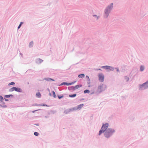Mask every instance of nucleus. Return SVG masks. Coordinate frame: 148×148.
Wrapping results in <instances>:
<instances>
[{
	"label": "nucleus",
	"instance_id": "nucleus-1",
	"mask_svg": "<svg viewBox=\"0 0 148 148\" xmlns=\"http://www.w3.org/2000/svg\"><path fill=\"white\" fill-rule=\"evenodd\" d=\"M108 123H103L101 128L99 131L98 135L100 136L104 133V135L106 138H109L111 135V128H108Z\"/></svg>",
	"mask_w": 148,
	"mask_h": 148
},
{
	"label": "nucleus",
	"instance_id": "nucleus-2",
	"mask_svg": "<svg viewBox=\"0 0 148 148\" xmlns=\"http://www.w3.org/2000/svg\"><path fill=\"white\" fill-rule=\"evenodd\" d=\"M111 10V4H110L105 10L103 14V17L104 18H107L108 17Z\"/></svg>",
	"mask_w": 148,
	"mask_h": 148
},
{
	"label": "nucleus",
	"instance_id": "nucleus-3",
	"mask_svg": "<svg viewBox=\"0 0 148 148\" xmlns=\"http://www.w3.org/2000/svg\"><path fill=\"white\" fill-rule=\"evenodd\" d=\"M104 86H105V85H103V84L100 85L98 86L97 90V92H98V94L100 93L101 92L105 90V89L103 88Z\"/></svg>",
	"mask_w": 148,
	"mask_h": 148
},
{
	"label": "nucleus",
	"instance_id": "nucleus-4",
	"mask_svg": "<svg viewBox=\"0 0 148 148\" xmlns=\"http://www.w3.org/2000/svg\"><path fill=\"white\" fill-rule=\"evenodd\" d=\"M99 81L100 82H103L104 81V77L102 73H99L98 75Z\"/></svg>",
	"mask_w": 148,
	"mask_h": 148
},
{
	"label": "nucleus",
	"instance_id": "nucleus-5",
	"mask_svg": "<svg viewBox=\"0 0 148 148\" xmlns=\"http://www.w3.org/2000/svg\"><path fill=\"white\" fill-rule=\"evenodd\" d=\"M148 88V81L144 83L140 86V88L142 89H146Z\"/></svg>",
	"mask_w": 148,
	"mask_h": 148
},
{
	"label": "nucleus",
	"instance_id": "nucleus-6",
	"mask_svg": "<svg viewBox=\"0 0 148 148\" xmlns=\"http://www.w3.org/2000/svg\"><path fill=\"white\" fill-rule=\"evenodd\" d=\"M101 68H103L107 70H108L111 71V66L107 65L103 66L101 67Z\"/></svg>",
	"mask_w": 148,
	"mask_h": 148
},
{
	"label": "nucleus",
	"instance_id": "nucleus-7",
	"mask_svg": "<svg viewBox=\"0 0 148 148\" xmlns=\"http://www.w3.org/2000/svg\"><path fill=\"white\" fill-rule=\"evenodd\" d=\"M84 104L83 103L77 106V107H76V110H80L81 108L84 106Z\"/></svg>",
	"mask_w": 148,
	"mask_h": 148
},
{
	"label": "nucleus",
	"instance_id": "nucleus-8",
	"mask_svg": "<svg viewBox=\"0 0 148 148\" xmlns=\"http://www.w3.org/2000/svg\"><path fill=\"white\" fill-rule=\"evenodd\" d=\"M62 85H66L67 86H69L70 85L69 82L68 83L66 82H64L62 83L61 84H60L59 86H61Z\"/></svg>",
	"mask_w": 148,
	"mask_h": 148
},
{
	"label": "nucleus",
	"instance_id": "nucleus-9",
	"mask_svg": "<svg viewBox=\"0 0 148 148\" xmlns=\"http://www.w3.org/2000/svg\"><path fill=\"white\" fill-rule=\"evenodd\" d=\"M14 97V96L12 94H10V95H5L4 96V98H9L10 97Z\"/></svg>",
	"mask_w": 148,
	"mask_h": 148
},
{
	"label": "nucleus",
	"instance_id": "nucleus-10",
	"mask_svg": "<svg viewBox=\"0 0 148 148\" xmlns=\"http://www.w3.org/2000/svg\"><path fill=\"white\" fill-rule=\"evenodd\" d=\"M16 91L19 92H22L23 90L22 89L19 87H16Z\"/></svg>",
	"mask_w": 148,
	"mask_h": 148
},
{
	"label": "nucleus",
	"instance_id": "nucleus-11",
	"mask_svg": "<svg viewBox=\"0 0 148 148\" xmlns=\"http://www.w3.org/2000/svg\"><path fill=\"white\" fill-rule=\"evenodd\" d=\"M70 112H74L76 110V107L71 108L69 109Z\"/></svg>",
	"mask_w": 148,
	"mask_h": 148
},
{
	"label": "nucleus",
	"instance_id": "nucleus-12",
	"mask_svg": "<svg viewBox=\"0 0 148 148\" xmlns=\"http://www.w3.org/2000/svg\"><path fill=\"white\" fill-rule=\"evenodd\" d=\"M43 60L40 58H38L36 60V63H38L39 64L41 63V62H43Z\"/></svg>",
	"mask_w": 148,
	"mask_h": 148
},
{
	"label": "nucleus",
	"instance_id": "nucleus-13",
	"mask_svg": "<svg viewBox=\"0 0 148 148\" xmlns=\"http://www.w3.org/2000/svg\"><path fill=\"white\" fill-rule=\"evenodd\" d=\"M16 87H13L12 88H10L9 89V92H12L14 91H16Z\"/></svg>",
	"mask_w": 148,
	"mask_h": 148
},
{
	"label": "nucleus",
	"instance_id": "nucleus-14",
	"mask_svg": "<svg viewBox=\"0 0 148 148\" xmlns=\"http://www.w3.org/2000/svg\"><path fill=\"white\" fill-rule=\"evenodd\" d=\"M44 79H45L46 81L48 82H50L51 81H54V80L53 79L50 78H45Z\"/></svg>",
	"mask_w": 148,
	"mask_h": 148
},
{
	"label": "nucleus",
	"instance_id": "nucleus-15",
	"mask_svg": "<svg viewBox=\"0 0 148 148\" xmlns=\"http://www.w3.org/2000/svg\"><path fill=\"white\" fill-rule=\"evenodd\" d=\"M85 77V74L84 73H82L79 75L78 77L79 78H84Z\"/></svg>",
	"mask_w": 148,
	"mask_h": 148
},
{
	"label": "nucleus",
	"instance_id": "nucleus-16",
	"mask_svg": "<svg viewBox=\"0 0 148 148\" xmlns=\"http://www.w3.org/2000/svg\"><path fill=\"white\" fill-rule=\"evenodd\" d=\"M34 45V42L33 41H32L30 42L29 43V48H32L33 47Z\"/></svg>",
	"mask_w": 148,
	"mask_h": 148
},
{
	"label": "nucleus",
	"instance_id": "nucleus-17",
	"mask_svg": "<svg viewBox=\"0 0 148 148\" xmlns=\"http://www.w3.org/2000/svg\"><path fill=\"white\" fill-rule=\"evenodd\" d=\"M69 113L70 112L69 111V109H67L65 110L64 112V113L65 114H69Z\"/></svg>",
	"mask_w": 148,
	"mask_h": 148
},
{
	"label": "nucleus",
	"instance_id": "nucleus-18",
	"mask_svg": "<svg viewBox=\"0 0 148 148\" xmlns=\"http://www.w3.org/2000/svg\"><path fill=\"white\" fill-rule=\"evenodd\" d=\"M77 95V94L76 93L73 94H71L69 95V97L71 98H74Z\"/></svg>",
	"mask_w": 148,
	"mask_h": 148
},
{
	"label": "nucleus",
	"instance_id": "nucleus-19",
	"mask_svg": "<svg viewBox=\"0 0 148 148\" xmlns=\"http://www.w3.org/2000/svg\"><path fill=\"white\" fill-rule=\"evenodd\" d=\"M36 96L38 98H40L41 96V95L40 93L38 92L36 93Z\"/></svg>",
	"mask_w": 148,
	"mask_h": 148
},
{
	"label": "nucleus",
	"instance_id": "nucleus-20",
	"mask_svg": "<svg viewBox=\"0 0 148 148\" xmlns=\"http://www.w3.org/2000/svg\"><path fill=\"white\" fill-rule=\"evenodd\" d=\"M90 92V90L88 89H86L84 91V94H89Z\"/></svg>",
	"mask_w": 148,
	"mask_h": 148
},
{
	"label": "nucleus",
	"instance_id": "nucleus-21",
	"mask_svg": "<svg viewBox=\"0 0 148 148\" xmlns=\"http://www.w3.org/2000/svg\"><path fill=\"white\" fill-rule=\"evenodd\" d=\"M24 23L23 22H21L20 23V24H19V25L18 26V28H17V29L18 30L21 27V26L22 25H23V24Z\"/></svg>",
	"mask_w": 148,
	"mask_h": 148
},
{
	"label": "nucleus",
	"instance_id": "nucleus-22",
	"mask_svg": "<svg viewBox=\"0 0 148 148\" xmlns=\"http://www.w3.org/2000/svg\"><path fill=\"white\" fill-rule=\"evenodd\" d=\"M57 96L59 99H61L62 98H63L64 97V96L62 95H57Z\"/></svg>",
	"mask_w": 148,
	"mask_h": 148
},
{
	"label": "nucleus",
	"instance_id": "nucleus-23",
	"mask_svg": "<svg viewBox=\"0 0 148 148\" xmlns=\"http://www.w3.org/2000/svg\"><path fill=\"white\" fill-rule=\"evenodd\" d=\"M68 89L69 90H73L74 91L73 86H69L68 88Z\"/></svg>",
	"mask_w": 148,
	"mask_h": 148
},
{
	"label": "nucleus",
	"instance_id": "nucleus-24",
	"mask_svg": "<svg viewBox=\"0 0 148 148\" xmlns=\"http://www.w3.org/2000/svg\"><path fill=\"white\" fill-rule=\"evenodd\" d=\"M0 107L3 108H5L7 107V106L5 105H2V104H0Z\"/></svg>",
	"mask_w": 148,
	"mask_h": 148
},
{
	"label": "nucleus",
	"instance_id": "nucleus-25",
	"mask_svg": "<svg viewBox=\"0 0 148 148\" xmlns=\"http://www.w3.org/2000/svg\"><path fill=\"white\" fill-rule=\"evenodd\" d=\"M75 86L76 87V88L77 89L78 88L82 87V84H78V85H75Z\"/></svg>",
	"mask_w": 148,
	"mask_h": 148
},
{
	"label": "nucleus",
	"instance_id": "nucleus-26",
	"mask_svg": "<svg viewBox=\"0 0 148 148\" xmlns=\"http://www.w3.org/2000/svg\"><path fill=\"white\" fill-rule=\"evenodd\" d=\"M40 106H47V107H49V106H48L46 104H45V103H42L40 104Z\"/></svg>",
	"mask_w": 148,
	"mask_h": 148
},
{
	"label": "nucleus",
	"instance_id": "nucleus-27",
	"mask_svg": "<svg viewBox=\"0 0 148 148\" xmlns=\"http://www.w3.org/2000/svg\"><path fill=\"white\" fill-rule=\"evenodd\" d=\"M52 93L53 94V97L54 98H56V95L55 94V92L54 91H52Z\"/></svg>",
	"mask_w": 148,
	"mask_h": 148
},
{
	"label": "nucleus",
	"instance_id": "nucleus-28",
	"mask_svg": "<svg viewBox=\"0 0 148 148\" xmlns=\"http://www.w3.org/2000/svg\"><path fill=\"white\" fill-rule=\"evenodd\" d=\"M4 100V98L2 96L0 95V102H3V101Z\"/></svg>",
	"mask_w": 148,
	"mask_h": 148
},
{
	"label": "nucleus",
	"instance_id": "nucleus-29",
	"mask_svg": "<svg viewBox=\"0 0 148 148\" xmlns=\"http://www.w3.org/2000/svg\"><path fill=\"white\" fill-rule=\"evenodd\" d=\"M88 82H87V84L88 85V87H90L91 86L90 85V80H87Z\"/></svg>",
	"mask_w": 148,
	"mask_h": 148
},
{
	"label": "nucleus",
	"instance_id": "nucleus-30",
	"mask_svg": "<svg viewBox=\"0 0 148 148\" xmlns=\"http://www.w3.org/2000/svg\"><path fill=\"white\" fill-rule=\"evenodd\" d=\"M92 16L95 18H97V20L99 19V16H97V15L95 14H93Z\"/></svg>",
	"mask_w": 148,
	"mask_h": 148
},
{
	"label": "nucleus",
	"instance_id": "nucleus-31",
	"mask_svg": "<svg viewBox=\"0 0 148 148\" xmlns=\"http://www.w3.org/2000/svg\"><path fill=\"white\" fill-rule=\"evenodd\" d=\"M15 84V83L14 82H11L10 83H9L8 84V85L10 86L11 85H14Z\"/></svg>",
	"mask_w": 148,
	"mask_h": 148
},
{
	"label": "nucleus",
	"instance_id": "nucleus-32",
	"mask_svg": "<svg viewBox=\"0 0 148 148\" xmlns=\"http://www.w3.org/2000/svg\"><path fill=\"white\" fill-rule=\"evenodd\" d=\"M34 134L36 136H38L39 135V133L37 132H34Z\"/></svg>",
	"mask_w": 148,
	"mask_h": 148
},
{
	"label": "nucleus",
	"instance_id": "nucleus-33",
	"mask_svg": "<svg viewBox=\"0 0 148 148\" xmlns=\"http://www.w3.org/2000/svg\"><path fill=\"white\" fill-rule=\"evenodd\" d=\"M51 114H54L56 112V110H50Z\"/></svg>",
	"mask_w": 148,
	"mask_h": 148
},
{
	"label": "nucleus",
	"instance_id": "nucleus-34",
	"mask_svg": "<svg viewBox=\"0 0 148 148\" xmlns=\"http://www.w3.org/2000/svg\"><path fill=\"white\" fill-rule=\"evenodd\" d=\"M76 82V81H73L71 82H69L70 85H73Z\"/></svg>",
	"mask_w": 148,
	"mask_h": 148
},
{
	"label": "nucleus",
	"instance_id": "nucleus-35",
	"mask_svg": "<svg viewBox=\"0 0 148 148\" xmlns=\"http://www.w3.org/2000/svg\"><path fill=\"white\" fill-rule=\"evenodd\" d=\"M39 105H40V104H37L36 103L34 104H33L31 106H40Z\"/></svg>",
	"mask_w": 148,
	"mask_h": 148
},
{
	"label": "nucleus",
	"instance_id": "nucleus-36",
	"mask_svg": "<svg viewBox=\"0 0 148 148\" xmlns=\"http://www.w3.org/2000/svg\"><path fill=\"white\" fill-rule=\"evenodd\" d=\"M144 66H141V67H140V71H143L144 70Z\"/></svg>",
	"mask_w": 148,
	"mask_h": 148
},
{
	"label": "nucleus",
	"instance_id": "nucleus-37",
	"mask_svg": "<svg viewBox=\"0 0 148 148\" xmlns=\"http://www.w3.org/2000/svg\"><path fill=\"white\" fill-rule=\"evenodd\" d=\"M86 78L87 79V80L90 79L88 75H86Z\"/></svg>",
	"mask_w": 148,
	"mask_h": 148
},
{
	"label": "nucleus",
	"instance_id": "nucleus-38",
	"mask_svg": "<svg viewBox=\"0 0 148 148\" xmlns=\"http://www.w3.org/2000/svg\"><path fill=\"white\" fill-rule=\"evenodd\" d=\"M125 79L126 81H127L129 80V78L128 77L126 76L125 77Z\"/></svg>",
	"mask_w": 148,
	"mask_h": 148
},
{
	"label": "nucleus",
	"instance_id": "nucleus-39",
	"mask_svg": "<svg viewBox=\"0 0 148 148\" xmlns=\"http://www.w3.org/2000/svg\"><path fill=\"white\" fill-rule=\"evenodd\" d=\"M40 110V109H38V110H33L32 111V113H35V112L37 111H38V110Z\"/></svg>",
	"mask_w": 148,
	"mask_h": 148
},
{
	"label": "nucleus",
	"instance_id": "nucleus-40",
	"mask_svg": "<svg viewBox=\"0 0 148 148\" xmlns=\"http://www.w3.org/2000/svg\"><path fill=\"white\" fill-rule=\"evenodd\" d=\"M7 98H4V99L5 101H9V99H7Z\"/></svg>",
	"mask_w": 148,
	"mask_h": 148
},
{
	"label": "nucleus",
	"instance_id": "nucleus-41",
	"mask_svg": "<svg viewBox=\"0 0 148 148\" xmlns=\"http://www.w3.org/2000/svg\"><path fill=\"white\" fill-rule=\"evenodd\" d=\"M73 88H74V90H75L77 89L75 86H73Z\"/></svg>",
	"mask_w": 148,
	"mask_h": 148
},
{
	"label": "nucleus",
	"instance_id": "nucleus-42",
	"mask_svg": "<svg viewBox=\"0 0 148 148\" xmlns=\"http://www.w3.org/2000/svg\"><path fill=\"white\" fill-rule=\"evenodd\" d=\"M94 93H95V92L94 91H93V92H91V93H90V95H92L94 94Z\"/></svg>",
	"mask_w": 148,
	"mask_h": 148
},
{
	"label": "nucleus",
	"instance_id": "nucleus-43",
	"mask_svg": "<svg viewBox=\"0 0 148 148\" xmlns=\"http://www.w3.org/2000/svg\"><path fill=\"white\" fill-rule=\"evenodd\" d=\"M47 114L49 115H50L51 114V112L50 111H49L48 112Z\"/></svg>",
	"mask_w": 148,
	"mask_h": 148
},
{
	"label": "nucleus",
	"instance_id": "nucleus-44",
	"mask_svg": "<svg viewBox=\"0 0 148 148\" xmlns=\"http://www.w3.org/2000/svg\"><path fill=\"white\" fill-rule=\"evenodd\" d=\"M34 125H35L36 126H39V124L38 123H36L34 124Z\"/></svg>",
	"mask_w": 148,
	"mask_h": 148
},
{
	"label": "nucleus",
	"instance_id": "nucleus-45",
	"mask_svg": "<svg viewBox=\"0 0 148 148\" xmlns=\"http://www.w3.org/2000/svg\"><path fill=\"white\" fill-rule=\"evenodd\" d=\"M84 98H82L81 99H80V101H82V100H84Z\"/></svg>",
	"mask_w": 148,
	"mask_h": 148
},
{
	"label": "nucleus",
	"instance_id": "nucleus-46",
	"mask_svg": "<svg viewBox=\"0 0 148 148\" xmlns=\"http://www.w3.org/2000/svg\"><path fill=\"white\" fill-rule=\"evenodd\" d=\"M20 54L21 56L22 57H23V54L21 53V52H20Z\"/></svg>",
	"mask_w": 148,
	"mask_h": 148
},
{
	"label": "nucleus",
	"instance_id": "nucleus-47",
	"mask_svg": "<svg viewBox=\"0 0 148 148\" xmlns=\"http://www.w3.org/2000/svg\"><path fill=\"white\" fill-rule=\"evenodd\" d=\"M0 102L2 103L3 104H4V105L5 104V103L3 101V102Z\"/></svg>",
	"mask_w": 148,
	"mask_h": 148
},
{
	"label": "nucleus",
	"instance_id": "nucleus-48",
	"mask_svg": "<svg viewBox=\"0 0 148 148\" xmlns=\"http://www.w3.org/2000/svg\"><path fill=\"white\" fill-rule=\"evenodd\" d=\"M48 117H49L48 116H45V117L46 118H48Z\"/></svg>",
	"mask_w": 148,
	"mask_h": 148
},
{
	"label": "nucleus",
	"instance_id": "nucleus-49",
	"mask_svg": "<svg viewBox=\"0 0 148 148\" xmlns=\"http://www.w3.org/2000/svg\"><path fill=\"white\" fill-rule=\"evenodd\" d=\"M49 95L50 96H51V94L50 93H49Z\"/></svg>",
	"mask_w": 148,
	"mask_h": 148
},
{
	"label": "nucleus",
	"instance_id": "nucleus-50",
	"mask_svg": "<svg viewBox=\"0 0 148 148\" xmlns=\"http://www.w3.org/2000/svg\"><path fill=\"white\" fill-rule=\"evenodd\" d=\"M97 70H101V69H97Z\"/></svg>",
	"mask_w": 148,
	"mask_h": 148
},
{
	"label": "nucleus",
	"instance_id": "nucleus-51",
	"mask_svg": "<svg viewBox=\"0 0 148 148\" xmlns=\"http://www.w3.org/2000/svg\"><path fill=\"white\" fill-rule=\"evenodd\" d=\"M47 89V90H48L49 91L50 90H49V88H48Z\"/></svg>",
	"mask_w": 148,
	"mask_h": 148
},
{
	"label": "nucleus",
	"instance_id": "nucleus-52",
	"mask_svg": "<svg viewBox=\"0 0 148 148\" xmlns=\"http://www.w3.org/2000/svg\"><path fill=\"white\" fill-rule=\"evenodd\" d=\"M74 48H73V50H72V51H73L74 50Z\"/></svg>",
	"mask_w": 148,
	"mask_h": 148
},
{
	"label": "nucleus",
	"instance_id": "nucleus-53",
	"mask_svg": "<svg viewBox=\"0 0 148 148\" xmlns=\"http://www.w3.org/2000/svg\"><path fill=\"white\" fill-rule=\"evenodd\" d=\"M117 71H119V70H118V69H117Z\"/></svg>",
	"mask_w": 148,
	"mask_h": 148
}]
</instances>
